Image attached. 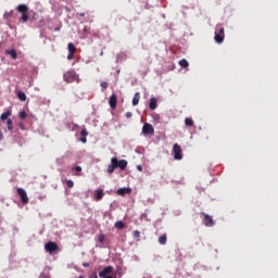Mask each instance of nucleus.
Here are the masks:
<instances>
[{"instance_id": "f257e3e1", "label": "nucleus", "mask_w": 278, "mask_h": 278, "mask_svg": "<svg viewBox=\"0 0 278 278\" xmlns=\"http://www.w3.org/2000/svg\"><path fill=\"white\" fill-rule=\"evenodd\" d=\"M17 12L22 13V16L20 18V21H22L23 23H27L28 18H29V8L28 5H26V3H21L20 5H17L16 8Z\"/></svg>"}, {"instance_id": "f03ea898", "label": "nucleus", "mask_w": 278, "mask_h": 278, "mask_svg": "<svg viewBox=\"0 0 278 278\" xmlns=\"http://www.w3.org/2000/svg\"><path fill=\"white\" fill-rule=\"evenodd\" d=\"M224 40H225V27H223V25H217L215 27V41L224 42Z\"/></svg>"}, {"instance_id": "7ed1b4c3", "label": "nucleus", "mask_w": 278, "mask_h": 278, "mask_svg": "<svg viewBox=\"0 0 278 278\" xmlns=\"http://www.w3.org/2000/svg\"><path fill=\"white\" fill-rule=\"evenodd\" d=\"M173 152H174V159L176 161H181V159H182V150H181V146H179V143H175L174 144Z\"/></svg>"}, {"instance_id": "20e7f679", "label": "nucleus", "mask_w": 278, "mask_h": 278, "mask_svg": "<svg viewBox=\"0 0 278 278\" xmlns=\"http://www.w3.org/2000/svg\"><path fill=\"white\" fill-rule=\"evenodd\" d=\"M45 248H46V252H48L49 254H53V252H58L59 250V245L58 243H55V241H48Z\"/></svg>"}, {"instance_id": "39448f33", "label": "nucleus", "mask_w": 278, "mask_h": 278, "mask_svg": "<svg viewBox=\"0 0 278 278\" xmlns=\"http://www.w3.org/2000/svg\"><path fill=\"white\" fill-rule=\"evenodd\" d=\"M65 81H75V79L77 78V74L74 71H67L66 73H64L63 75Z\"/></svg>"}, {"instance_id": "423d86ee", "label": "nucleus", "mask_w": 278, "mask_h": 278, "mask_svg": "<svg viewBox=\"0 0 278 278\" xmlns=\"http://www.w3.org/2000/svg\"><path fill=\"white\" fill-rule=\"evenodd\" d=\"M113 269L114 267H112L111 265H109L108 267H104V269L99 271L100 278H109V275L113 274Z\"/></svg>"}, {"instance_id": "0eeeda50", "label": "nucleus", "mask_w": 278, "mask_h": 278, "mask_svg": "<svg viewBox=\"0 0 278 278\" xmlns=\"http://www.w3.org/2000/svg\"><path fill=\"white\" fill-rule=\"evenodd\" d=\"M17 194L20 195L23 204H28L29 198H28L25 189H17Z\"/></svg>"}, {"instance_id": "6e6552de", "label": "nucleus", "mask_w": 278, "mask_h": 278, "mask_svg": "<svg viewBox=\"0 0 278 278\" xmlns=\"http://www.w3.org/2000/svg\"><path fill=\"white\" fill-rule=\"evenodd\" d=\"M104 195H105V193H104L103 189H97L93 194V200L96 202H100L101 200H103Z\"/></svg>"}, {"instance_id": "1a4fd4ad", "label": "nucleus", "mask_w": 278, "mask_h": 278, "mask_svg": "<svg viewBox=\"0 0 278 278\" xmlns=\"http://www.w3.org/2000/svg\"><path fill=\"white\" fill-rule=\"evenodd\" d=\"M204 216V224L205 226L212 227L215 226V222L211 215H207L206 213H202Z\"/></svg>"}, {"instance_id": "9d476101", "label": "nucleus", "mask_w": 278, "mask_h": 278, "mask_svg": "<svg viewBox=\"0 0 278 278\" xmlns=\"http://www.w3.org/2000/svg\"><path fill=\"white\" fill-rule=\"evenodd\" d=\"M115 169H117V159L116 157L111 160V165H109V167H108V173L114 174Z\"/></svg>"}, {"instance_id": "9b49d317", "label": "nucleus", "mask_w": 278, "mask_h": 278, "mask_svg": "<svg viewBox=\"0 0 278 278\" xmlns=\"http://www.w3.org/2000/svg\"><path fill=\"white\" fill-rule=\"evenodd\" d=\"M143 134H154V128L152 124H144L142 127Z\"/></svg>"}, {"instance_id": "f8f14e48", "label": "nucleus", "mask_w": 278, "mask_h": 278, "mask_svg": "<svg viewBox=\"0 0 278 278\" xmlns=\"http://www.w3.org/2000/svg\"><path fill=\"white\" fill-rule=\"evenodd\" d=\"M110 105L113 109L116 108V105H117V94L116 93L111 94V97H110Z\"/></svg>"}, {"instance_id": "ddd939ff", "label": "nucleus", "mask_w": 278, "mask_h": 278, "mask_svg": "<svg viewBox=\"0 0 278 278\" xmlns=\"http://www.w3.org/2000/svg\"><path fill=\"white\" fill-rule=\"evenodd\" d=\"M127 161H118V159H116V168L119 167V169L124 170L127 168Z\"/></svg>"}, {"instance_id": "4468645a", "label": "nucleus", "mask_w": 278, "mask_h": 278, "mask_svg": "<svg viewBox=\"0 0 278 278\" xmlns=\"http://www.w3.org/2000/svg\"><path fill=\"white\" fill-rule=\"evenodd\" d=\"M157 108V99L156 97H151L150 99V110H155Z\"/></svg>"}, {"instance_id": "2eb2a0df", "label": "nucleus", "mask_w": 278, "mask_h": 278, "mask_svg": "<svg viewBox=\"0 0 278 278\" xmlns=\"http://www.w3.org/2000/svg\"><path fill=\"white\" fill-rule=\"evenodd\" d=\"M5 53H8L9 55H11V58H13V60H16V58H17V51H16V49H7Z\"/></svg>"}, {"instance_id": "dca6fc26", "label": "nucleus", "mask_w": 278, "mask_h": 278, "mask_svg": "<svg viewBox=\"0 0 278 278\" xmlns=\"http://www.w3.org/2000/svg\"><path fill=\"white\" fill-rule=\"evenodd\" d=\"M130 193H131V189L124 188V189H118L117 190L118 195H127V194H130Z\"/></svg>"}, {"instance_id": "f3484780", "label": "nucleus", "mask_w": 278, "mask_h": 278, "mask_svg": "<svg viewBox=\"0 0 278 278\" xmlns=\"http://www.w3.org/2000/svg\"><path fill=\"white\" fill-rule=\"evenodd\" d=\"M67 47H68V51L72 52V56L74 58V54L77 51V47H75L74 42H68Z\"/></svg>"}, {"instance_id": "a211bd4d", "label": "nucleus", "mask_w": 278, "mask_h": 278, "mask_svg": "<svg viewBox=\"0 0 278 278\" xmlns=\"http://www.w3.org/2000/svg\"><path fill=\"white\" fill-rule=\"evenodd\" d=\"M139 101H140V92H135L132 97V105H138Z\"/></svg>"}, {"instance_id": "6ab92c4d", "label": "nucleus", "mask_w": 278, "mask_h": 278, "mask_svg": "<svg viewBox=\"0 0 278 278\" xmlns=\"http://www.w3.org/2000/svg\"><path fill=\"white\" fill-rule=\"evenodd\" d=\"M17 97H18V99H21V101H26V99H27V94L23 90H18Z\"/></svg>"}, {"instance_id": "aec40b11", "label": "nucleus", "mask_w": 278, "mask_h": 278, "mask_svg": "<svg viewBox=\"0 0 278 278\" xmlns=\"http://www.w3.org/2000/svg\"><path fill=\"white\" fill-rule=\"evenodd\" d=\"M159 243H161V245H166L167 235H162L161 237H159Z\"/></svg>"}, {"instance_id": "412c9836", "label": "nucleus", "mask_w": 278, "mask_h": 278, "mask_svg": "<svg viewBox=\"0 0 278 278\" xmlns=\"http://www.w3.org/2000/svg\"><path fill=\"white\" fill-rule=\"evenodd\" d=\"M11 114H12L11 110H7V112H2L1 121H7V118H9V116H11Z\"/></svg>"}, {"instance_id": "4be33fe9", "label": "nucleus", "mask_w": 278, "mask_h": 278, "mask_svg": "<svg viewBox=\"0 0 278 278\" xmlns=\"http://www.w3.org/2000/svg\"><path fill=\"white\" fill-rule=\"evenodd\" d=\"M179 65L182 68H187V66H189V62H188V60H186V58H182V60H179Z\"/></svg>"}, {"instance_id": "5701e85b", "label": "nucleus", "mask_w": 278, "mask_h": 278, "mask_svg": "<svg viewBox=\"0 0 278 278\" xmlns=\"http://www.w3.org/2000/svg\"><path fill=\"white\" fill-rule=\"evenodd\" d=\"M185 124L188 125V127H192V125H194L193 119H191L190 116H187L185 119Z\"/></svg>"}, {"instance_id": "b1692460", "label": "nucleus", "mask_w": 278, "mask_h": 278, "mask_svg": "<svg viewBox=\"0 0 278 278\" xmlns=\"http://www.w3.org/2000/svg\"><path fill=\"white\" fill-rule=\"evenodd\" d=\"M114 226L117 228V230H123V228H125L124 222H116Z\"/></svg>"}, {"instance_id": "393cba45", "label": "nucleus", "mask_w": 278, "mask_h": 278, "mask_svg": "<svg viewBox=\"0 0 278 278\" xmlns=\"http://www.w3.org/2000/svg\"><path fill=\"white\" fill-rule=\"evenodd\" d=\"M73 172H76V174L79 176L81 175L83 167H80L79 165L77 167H73Z\"/></svg>"}, {"instance_id": "a878e982", "label": "nucleus", "mask_w": 278, "mask_h": 278, "mask_svg": "<svg viewBox=\"0 0 278 278\" xmlns=\"http://www.w3.org/2000/svg\"><path fill=\"white\" fill-rule=\"evenodd\" d=\"M14 12L13 10H11L10 12H4L3 16L4 18H10L11 16H13Z\"/></svg>"}, {"instance_id": "bb28decb", "label": "nucleus", "mask_w": 278, "mask_h": 278, "mask_svg": "<svg viewBox=\"0 0 278 278\" xmlns=\"http://www.w3.org/2000/svg\"><path fill=\"white\" fill-rule=\"evenodd\" d=\"M8 129H13V119H8Z\"/></svg>"}, {"instance_id": "cd10ccee", "label": "nucleus", "mask_w": 278, "mask_h": 278, "mask_svg": "<svg viewBox=\"0 0 278 278\" xmlns=\"http://www.w3.org/2000/svg\"><path fill=\"white\" fill-rule=\"evenodd\" d=\"M66 185H67L68 189H73V187H74V181H73V180H67V181H66Z\"/></svg>"}, {"instance_id": "c85d7f7f", "label": "nucleus", "mask_w": 278, "mask_h": 278, "mask_svg": "<svg viewBox=\"0 0 278 278\" xmlns=\"http://www.w3.org/2000/svg\"><path fill=\"white\" fill-rule=\"evenodd\" d=\"M20 116H21V118H26L27 112H25V110H22V111L20 112Z\"/></svg>"}, {"instance_id": "c756f323", "label": "nucleus", "mask_w": 278, "mask_h": 278, "mask_svg": "<svg viewBox=\"0 0 278 278\" xmlns=\"http://www.w3.org/2000/svg\"><path fill=\"white\" fill-rule=\"evenodd\" d=\"M80 134H81V136H84V138H87L89 132H88L87 128H84Z\"/></svg>"}, {"instance_id": "7c9ffc66", "label": "nucleus", "mask_w": 278, "mask_h": 278, "mask_svg": "<svg viewBox=\"0 0 278 278\" xmlns=\"http://www.w3.org/2000/svg\"><path fill=\"white\" fill-rule=\"evenodd\" d=\"M134 237L136 239H139L140 238V230H134Z\"/></svg>"}, {"instance_id": "2f4dec72", "label": "nucleus", "mask_w": 278, "mask_h": 278, "mask_svg": "<svg viewBox=\"0 0 278 278\" xmlns=\"http://www.w3.org/2000/svg\"><path fill=\"white\" fill-rule=\"evenodd\" d=\"M101 87H102L103 89L109 88V83H108V81H101Z\"/></svg>"}, {"instance_id": "473e14b6", "label": "nucleus", "mask_w": 278, "mask_h": 278, "mask_svg": "<svg viewBox=\"0 0 278 278\" xmlns=\"http://www.w3.org/2000/svg\"><path fill=\"white\" fill-rule=\"evenodd\" d=\"M104 241H105L104 235H99V242L104 243Z\"/></svg>"}, {"instance_id": "72a5a7b5", "label": "nucleus", "mask_w": 278, "mask_h": 278, "mask_svg": "<svg viewBox=\"0 0 278 278\" xmlns=\"http://www.w3.org/2000/svg\"><path fill=\"white\" fill-rule=\"evenodd\" d=\"M67 59H68V60H73V53H72V51H68V53H67Z\"/></svg>"}, {"instance_id": "f704fd0d", "label": "nucleus", "mask_w": 278, "mask_h": 278, "mask_svg": "<svg viewBox=\"0 0 278 278\" xmlns=\"http://www.w3.org/2000/svg\"><path fill=\"white\" fill-rule=\"evenodd\" d=\"M0 128H1V123H0ZM3 138H4V135H3L2 130L0 129V140H3Z\"/></svg>"}, {"instance_id": "c9c22d12", "label": "nucleus", "mask_w": 278, "mask_h": 278, "mask_svg": "<svg viewBox=\"0 0 278 278\" xmlns=\"http://www.w3.org/2000/svg\"><path fill=\"white\" fill-rule=\"evenodd\" d=\"M131 116H132V112H126V117L127 118H131Z\"/></svg>"}, {"instance_id": "e433bc0d", "label": "nucleus", "mask_w": 278, "mask_h": 278, "mask_svg": "<svg viewBox=\"0 0 278 278\" xmlns=\"http://www.w3.org/2000/svg\"><path fill=\"white\" fill-rule=\"evenodd\" d=\"M89 278H99V276L97 273H94V274H91V276H89Z\"/></svg>"}, {"instance_id": "4c0bfd02", "label": "nucleus", "mask_w": 278, "mask_h": 278, "mask_svg": "<svg viewBox=\"0 0 278 278\" xmlns=\"http://www.w3.org/2000/svg\"><path fill=\"white\" fill-rule=\"evenodd\" d=\"M83 267H90V263H83Z\"/></svg>"}, {"instance_id": "58836bf2", "label": "nucleus", "mask_w": 278, "mask_h": 278, "mask_svg": "<svg viewBox=\"0 0 278 278\" xmlns=\"http://www.w3.org/2000/svg\"><path fill=\"white\" fill-rule=\"evenodd\" d=\"M81 142H87V137H81Z\"/></svg>"}, {"instance_id": "ea45409f", "label": "nucleus", "mask_w": 278, "mask_h": 278, "mask_svg": "<svg viewBox=\"0 0 278 278\" xmlns=\"http://www.w3.org/2000/svg\"><path fill=\"white\" fill-rule=\"evenodd\" d=\"M61 29V27H55L54 30L55 31H59Z\"/></svg>"}, {"instance_id": "a19ab883", "label": "nucleus", "mask_w": 278, "mask_h": 278, "mask_svg": "<svg viewBox=\"0 0 278 278\" xmlns=\"http://www.w3.org/2000/svg\"><path fill=\"white\" fill-rule=\"evenodd\" d=\"M108 278H114L113 276H111V274L108 275Z\"/></svg>"}, {"instance_id": "79ce46f5", "label": "nucleus", "mask_w": 278, "mask_h": 278, "mask_svg": "<svg viewBox=\"0 0 278 278\" xmlns=\"http://www.w3.org/2000/svg\"><path fill=\"white\" fill-rule=\"evenodd\" d=\"M138 169H139L140 172H142V167H141V166H139Z\"/></svg>"}, {"instance_id": "37998d69", "label": "nucleus", "mask_w": 278, "mask_h": 278, "mask_svg": "<svg viewBox=\"0 0 278 278\" xmlns=\"http://www.w3.org/2000/svg\"><path fill=\"white\" fill-rule=\"evenodd\" d=\"M80 16H85V12L80 13Z\"/></svg>"}, {"instance_id": "c03bdc74", "label": "nucleus", "mask_w": 278, "mask_h": 278, "mask_svg": "<svg viewBox=\"0 0 278 278\" xmlns=\"http://www.w3.org/2000/svg\"><path fill=\"white\" fill-rule=\"evenodd\" d=\"M78 278H85V276H78Z\"/></svg>"}]
</instances>
